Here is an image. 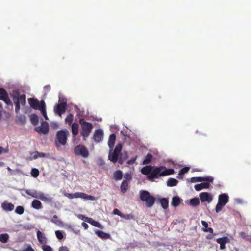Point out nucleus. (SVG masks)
<instances>
[{"label":"nucleus","mask_w":251,"mask_h":251,"mask_svg":"<svg viewBox=\"0 0 251 251\" xmlns=\"http://www.w3.org/2000/svg\"><path fill=\"white\" fill-rule=\"evenodd\" d=\"M30 121L32 124L36 125L38 123V117L34 114H32L30 116Z\"/></svg>","instance_id":"nucleus-37"},{"label":"nucleus","mask_w":251,"mask_h":251,"mask_svg":"<svg viewBox=\"0 0 251 251\" xmlns=\"http://www.w3.org/2000/svg\"><path fill=\"white\" fill-rule=\"evenodd\" d=\"M103 137V132L101 129H100L95 130L93 135V139L96 142L98 143L101 141Z\"/></svg>","instance_id":"nucleus-18"},{"label":"nucleus","mask_w":251,"mask_h":251,"mask_svg":"<svg viewBox=\"0 0 251 251\" xmlns=\"http://www.w3.org/2000/svg\"><path fill=\"white\" fill-rule=\"evenodd\" d=\"M140 200L145 202V205L148 208H151L155 203V198L146 190L140 191Z\"/></svg>","instance_id":"nucleus-5"},{"label":"nucleus","mask_w":251,"mask_h":251,"mask_svg":"<svg viewBox=\"0 0 251 251\" xmlns=\"http://www.w3.org/2000/svg\"><path fill=\"white\" fill-rule=\"evenodd\" d=\"M95 232L99 237L102 239H108L111 238V236L109 233H105L103 231L96 230Z\"/></svg>","instance_id":"nucleus-20"},{"label":"nucleus","mask_w":251,"mask_h":251,"mask_svg":"<svg viewBox=\"0 0 251 251\" xmlns=\"http://www.w3.org/2000/svg\"><path fill=\"white\" fill-rule=\"evenodd\" d=\"M125 180L129 181L132 179V176L130 173H126L124 176Z\"/></svg>","instance_id":"nucleus-46"},{"label":"nucleus","mask_w":251,"mask_h":251,"mask_svg":"<svg viewBox=\"0 0 251 251\" xmlns=\"http://www.w3.org/2000/svg\"><path fill=\"white\" fill-rule=\"evenodd\" d=\"M181 202V199L178 196H175L172 198V205L174 207L178 206Z\"/></svg>","instance_id":"nucleus-32"},{"label":"nucleus","mask_w":251,"mask_h":251,"mask_svg":"<svg viewBox=\"0 0 251 251\" xmlns=\"http://www.w3.org/2000/svg\"><path fill=\"white\" fill-rule=\"evenodd\" d=\"M0 100L3 101L7 105L12 106V102L8 97L6 91L2 88H0Z\"/></svg>","instance_id":"nucleus-10"},{"label":"nucleus","mask_w":251,"mask_h":251,"mask_svg":"<svg viewBox=\"0 0 251 251\" xmlns=\"http://www.w3.org/2000/svg\"><path fill=\"white\" fill-rule=\"evenodd\" d=\"M55 235H56L57 238L58 239H59V240L62 239L63 238V237H64L62 231H61L60 230L56 231H55Z\"/></svg>","instance_id":"nucleus-43"},{"label":"nucleus","mask_w":251,"mask_h":251,"mask_svg":"<svg viewBox=\"0 0 251 251\" xmlns=\"http://www.w3.org/2000/svg\"><path fill=\"white\" fill-rule=\"evenodd\" d=\"M1 207L5 211H11L14 209V205L11 203L4 202L1 204Z\"/></svg>","instance_id":"nucleus-21"},{"label":"nucleus","mask_w":251,"mask_h":251,"mask_svg":"<svg viewBox=\"0 0 251 251\" xmlns=\"http://www.w3.org/2000/svg\"><path fill=\"white\" fill-rule=\"evenodd\" d=\"M190 169V168L188 167H185L181 169L178 173V176H177V178L180 179L182 178V176H181L183 175L184 174L186 173L189 171Z\"/></svg>","instance_id":"nucleus-35"},{"label":"nucleus","mask_w":251,"mask_h":251,"mask_svg":"<svg viewBox=\"0 0 251 251\" xmlns=\"http://www.w3.org/2000/svg\"><path fill=\"white\" fill-rule=\"evenodd\" d=\"M57 219H58L57 216L56 215H54L53 216V218L51 219V221L52 223H54L55 224H57L58 223Z\"/></svg>","instance_id":"nucleus-51"},{"label":"nucleus","mask_w":251,"mask_h":251,"mask_svg":"<svg viewBox=\"0 0 251 251\" xmlns=\"http://www.w3.org/2000/svg\"><path fill=\"white\" fill-rule=\"evenodd\" d=\"M31 175L34 177H37L39 175V171L36 168H33L31 170Z\"/></svg>","instance_id":"nucleus-41"},{"label":"nucleus","mask_w":251,"mask_h":251,"mask_svg":"<svg viewBox=\"0 0 251 251\" xmlns=\"http://www.w3.org/2000/svg\"><path fill=\"white\" fill-rule=\"evenodd\" d=\"M24 208L23 206H18L16 209H15V213L18 214H19V215H22L24 213Z\"/></svg>","instance_id":"nucleus-40"},{"label":"nucleus","mask_w":251,"mask_h":251,"mask_svg":"<svg viewBox=\"0 0 251 251\" xmlns=\"http://www.w3.org/2000/svg\"><path fill=\"white\" fill-rule=\"evenodd\" d=\"M229 197L227 194L223 193L219 195L218 201L216 206L215 211L216 213L220 212L223 207L228 202Z\"/></svg>","instance_id":"nucleus-7"},{"label":"nucleus","mask_w":251,"mask_h":251,"mask_svg":"<svg viewBox=\"0 0 251 251\" xmlns=\"http://www.w3.org/2000/svg\"><path fill=\"white\" fill-rule=\"evenodd\" d=\"M43 251H53V249L51 247L47 245H43L42 247Z\"/></svg>","instance_id":"nucleus-44"},{"label":"nucleus","mask_w":251,"mask_h":251,"mask_svg":"<svg viewBox=\"0 0 251 251\" xmlns=\"http://www.w3.org/2000/svg\"><path fill=\"white\" fill-rule=\"evenodd\" d=\"M11 97L15 105V112L18 114L20 110V104L24 106L26 104V95L25 94L20 95L18 91L13 92Z\"/></svg>","instance_id":"nucleus-2"},{"label":"nucleus","mask_w":251,"mask_h":251,"mask_svg":"<svg viewBox=\"0 0 251 251\" xmlns=\"http://www.w3.org/2000/svg\"><path fill=\"white\" fill-rule=\"evenodd\" d=\"M35 130L39 133L47 134L49 132V125L47 122H43L41 126L35 128Z\"/></svg>","instance_id":"nucleus-14"},{"label":"nucleus","mask_w":251,"mask_h":251,"mask_svg":"<svg viewBox=\"0 0 251 251\" xmlns=\"http://www.w3.org/2000/svg\"><path fill=\"white\" fill-rule=\"evenodd\" d=\"M39 110L41 111L43 116L45 118L46 120H48V118L47 115L46 111V104L44 100L41 101V106L40 109Z\"/></svg>","instance_id":"nucleus-26"},{"label":"nucleus","mask_w":251,"mask_h":251,"mask_svg":"<svg viewBox=\"0 0 251 251\" xmlns=\"http://www.w3.org/2000/svg\"><path fill=\"white\" fill-rule=\"evenodd\" d=\"M128 187L129 182L126 180H123L120 186L121 192L123 193H125L128 190Z\"/></svg>","instance_id":"nucleus-24"},{"label":"nucleus","mask_w":251,"mask_h":251,"mask_svg":"<svg viewBox=\"0 0 251 251\" xmlns=\"http://www.w3.org/2000/svg\"><path fill=\"white\" fill-rule=\"evenodd\" d=\"M240 235L243 239H244L246 240H249V236L244 232H241L240 233Z\"/></svg>","instance_id":"nucleus-47"},{"label":"nucleus","mask_w":251,"mask_h":251,"mask_svg":"<svg viewBox=\"0 0 251 251\" xmlns=\"http://www.w3.org/2000/svg\"><path fill=\"white\" fill-rule=\"evenodd\" d=\"M58 251H70L69 248L66 246H61L59 248Z\"/></svg>","instance_id":"nucleus-50"},{"label":"nucleus","mask_w":251,"mask_h":251,"mask_svg":"<svg viewBox=\"0 0 251 251\" xmlns=\"http://www.w3.org/2000/svg\"><path fill=\"white\" fill-rule=\"evenodd\" d=\"M85 221L91 224L93 226L102 229L103 226L98 222L94 220L92 218H86Z\"/></svg>","instance_id":"nucleus-22"},{"label":"nucleus","mask_w":251,"mask_h":251,"mask_svg":"<svg viewBox=\"0 0 251 251\" xmlns=\"http://www.w3.org/2000/svg\"><path fill=\"white\" fill-rule=\"evenodd\" d=\"M200 199L201 202H207L210 203L213 200L211 195L207 192H202L200 194Z\"/></svg>","instance_id":"nucleus-15"},{"label":"nucleus","mask_w":251,"mask_h":251,"mask_svg":"<svg viewBox=\"0 0 251 251\" xmlns=\"http://www.w3.org/2000/svg\"><path fill=\"white\" fill-rule=\"evenodd\" d=\"M122 145L121 144H118L113 152L110 151L108 155V159L113 163H116L119 158L120 153L121 152Z\"/></svg>","instance_id":"nucleus-8"},{"label":"nucleus","mask_w":251,"mask_h":251,"mask_svg":"<svg viewBox=\"0 0 251 251\" xmlns=\"http://www.w3.org/2000/svg\"><path fill=\"white\" fill-rule=\"evenodd\" d=\"M7 169H8V171H11V169H10V167H9L7 168Z\"/></svg>","instance_id":"nucleus-61"},{"label":"nucleus","mask_w":251,"mask_h":251,"mask_svg":"<svg viewBox=\"0 0 251 251\" xmlns=\"http://www.w3.org/2000/svg\"><path fill=\"white\" fill-rule=\"evenodd\" d=\"M74 153L77 156H81L83 158H87L89 156V152L83 145H78L74 148Z\"/></svg>","instance_id":"nucleus-9"},{"label":"nucleus","mask_w":251,"mask_h":251,"mask_svg":"<svg viewBox=\"0 0 251 251\" xmlns=\"http://www.w3.org/2000/svg\"><path fill=\"white\" fill-rule=\"evenodd\" d=\"M70 135L67 129L59 130L57 132L55 139V144L57 148L64 146L67 143V137Z\"/></svg>","instance_id":"nucleus-3"},{"label":"nucleus","mask_w":251,"mask_h":251,"mask_svg":"<svg viewBox=\"0 0 251 251\" xmlns=\"http://www.w3.org/2000/svg\"><path fill=\"white\" fill-rule=\"evenodd\" d=\"M217 243L220 245V249L221 250H224L226 249V244L230 242V239L227 236H224L222 238H217L216 240Z\"/></svg>","instance_id":"nucleus-16"},{"label":"nucleus","mask_w":251,"mask_h":251,"mask_svg":"<svg viewBox=\"0 0 251 251\" xmlns=\"http://www.w3.org/2000/svg\"><path fill=\"white\" fill-rule=\"evenodd\" d=\"M34 154V155L33 156V158L34 159H37L38 158V154Z\"/></svg>","instance_id":"nucleus-58"},{"label":"nucleus","mask_w":251,"mask_h":251,"mask_svg":"<svg viewBox=\"0 0 251 251\" xmlns=\"http://www.w3.org/2000/svg\"><path fill=\"white\" fill-rule=\"evenodd\" d=\"M113 213L114 215H117L120 216L121 218H122V217L123 216V213H122L120 212V211L119 209H118L117 208H115V209H114L113 210Z\"/></svg>","instance_id":"nucleus-48"},{"label":"nucleus","mask_w":251,"mask_h":251,"mask_svg":"<svg viewBox=\"0 0 251 251\" xmlns=\"http://www.w3.org/2000/svg\"><path fill=\"white\" fill-rule=\"evenodd\" d=\"M25 193L29 196L33 198L39 199L42 201L45 202H50L52 201V199L48 195L45 194L42 192L37 190H26Z\"/></svg>","instance_id":"nucleus-6"},{"label":"nucleus","mask_w":251,"mask_h":251,"mask_svg":"<svg viewBox=\"0 0 251 251\" xmlns=\"http://www.w3.org/2000/svg\"><path fill=\"white\" fill-rule=\"evenodd\" d=\"M9 236L7 233L0 234V241L2 243H6L8 242Z\"/></svg>","instance_id":"nucleus-34"},{"label":"nucleus","mask_w":251,"mask_h":251,"mask_svg":"<svg viewBox=\"0 0 251 251\" xmlns=\"http://www.w3.org/2000/svg\"><path fill=\"white\" fill-rule=\"evenodd\" d=\"M141 172L143 175H148V179L153 181L154 178L173 174L175 171L173 169H167L163 166L153 167L151 165H147L141 169Z\"/></svg>","instance_id":"nucleus-1"},{"label":"nucleus","mask_w":251,"mask_h":251,"mask_svg":"<svg viewBox=\"0 0 251 251\" xmlns=\"http://www.w3.org/2000/svg\"><path fill=\"white\" fill-rule=\"evenodd\" d=\"M193 251L192 250V251Z\"/></svg>","instance_id":"nucleus-63"},{"label":"nucleus","mask_w":251,"mask_h":251,"mask_svg":"<svg viewBox=\"0 0 251 251\" xmlns=\"http://www.w3.org/2000/svg\"><path fill=\"white\" fill-rule=\"evenodd\" d=\"M116 140V135L114 134H112L110 135L108 139V146L110 149H112L114 145L115 144V142Z\"/></svg>","instance_id":"nucleus-30"},{"label":"nucleus","mask_w":251,"mask_h":251,"mask_svg":"<svg viewBox=\"0 0 251 251\" xmlns=\"http://www.w3.org/2000/svg\"><path fill=\"white\" fill-rule=\"evenodd\" d=\"M123 177V173L121 170H117L113 174V178L116 181L121 180Z\"/></svg>","instance_id":"nucleus-29"},{"label":"nucleus","mask_w":251,"mask_h":251,"mask_svg":"<svg viewBox=\"0 0 251 251\" xmlns=\"http://www.w3.org/2000/svg\"><path fill=\"white\" fill-rule=\"evenodd\" d=\"M160 203L163 209H166L168 207L169 201L167 199L165 198H161L160 200Z\"/></svg>","instance_id":"nucleus-33"},{"label":"nucleus","mask_w":251,"mask_h":251,"mask_svg":"<svg viewBox=\"0 0 251 251\" xmlns=\"http://www.w3.org/2000/svg\"><path fill=\"white\" fill-rule=\"evenodd\" d=\"M135 160V159H131V160H129V161L127 162V163H128V164H131L133 163L134 162Z\"/></svg>","instance_id":"nucleus-57"},{"label":"nucleus","mask_w":251,"mask_h":251,"mask_svg":"<svg viewBox=\"0 0 251 251\" xmlns=\"http://www.w3.org/2000/svg\"><path fill=\"white\" fill-rule=\"evenodd\" d=\"M79 122L81 128V135L83 140H85L92 132L93 126L91 123L85 121L83 118L80 119Z\"/></svg>","instance_id":"nucleus-4"},{"label":"nucleus","mask_w":251,"mask_h":251,"mask_svg":"<svg viewBox=\"0 0 251 251\" xmlns=\"http://www.w3.org/2000/svg\"><path fill=\"white\" fill-rule=\"evenodd\" d=\"M104 162L103 161H100V165H102L104 164Z\"/></svg>","instance_id":"nucleus-60"},{"label":"nucleus","mask_w":251,"mask_h":251,"mask_svg":"<svg viewBox=\"0 0 251 251\" xmlns=\"http://www.w3.org/2000/svg\"><path fill=\"white\" fill-rule=\"evenodd\" d=\"M31 206L35 209H41L43 208L42 204L40 201L34 200L31 203Z\"/></svg>","instance_id":"nucleus-25"},{"label":"nucleus","mask_w":251,"mask_h":251,"mask_svg":"<svg viewBox=\"0 0 251 251\" xmlns=\"http://www.w3.org/2000/svg\"><path fill=\"white\" fill-rule=\"evenodd\" d=\"M33 154H38V158L39 157H45L46 156V155L44 153L39 152L38 151H35L30 153V154L31 155H32Z\"/></svg>","instance_id":"nucleus-45"},{"label":"nucleus","mask_w":251,"mask_h":251,"mask_svg":"<svg viewBox=\"0 0 251 251\" xmlns=\"http://www.w3.org/2000/svg\"><path fill=\"white\" fill-rule=\"evenodd\" d=\"M178 181L175 178H170L167 182V185L169 187L176 186L177 185Z\"/></svg>","instance_id":"nucleus-31"},{"label":"nucleus","mask_w":251,"mask_h":251,"mask_svg":"<svg viewBox=\"0 0 251 251\" xmlns=\"http://www.w3.org/2000/svg\"><path fill=\"white\" fill-rule=\"evenodd\" d=\"M22 251H35L30 245H28L26 248L23 249Z\"/></svg>","instance_id":"nucleus-49"},{"label":"nucleus","mask_w":251,"mask_h":251,"mask_svg":"<svg viewBox=\"0 0 251 251\" xmlns=\"http://www.w3.org/2000/svg\"><path fill=\"white\" fill-rule=\"evenodd\" d=\"M2 107V104L0 103V108Z\"/></svg>","instance_id":"nucleus-62"},{"label":"nucleus","mask_w":251,"mask_h":251,"mask_svg":"<svg viewBox=\"0 0 251 251\" xmlns=\"http://www.w3.org/2000/svg\"><path fill=\"white\" fill-rule=\"evenodd\" d=\"M82 226L85 229H87L89 226L85 222L82 223Z\"/></svg>","instance_id":"nucleus-56"},{"label":"nucleus","mask_w":251,"mask_h":251,"mask_svg":"<svg viewBox=\"0 0 251 251\" xmlns=\"http://www.w3.org/2000/svg\"><path fill=\"white\" fill-rule=\"evenodd\" d=\"M191 205L193 206H197L200 204V201L198 198H194L190 200V201Z\"/></svg>","instance_id":"nucleus-36"},{"label":"nucleus","mask_w":251,"mask_h":251,"mask_svg":"<svg viewBox=\"0 0 251 251\" xmlns=\"http://www.w3.org/2000/svg\"><path fill=\"white\" fill-rule=\"evenodd\" d=\"M152 158V155L151 154L148 153L146 155L145 159L144 160V161L143 162V164H149L151 162Z\"/></svg>","instance_id":"nucleus-38"},{"label":"nucleus","mask_w":251,"mask_h":251,"mask_svg":"<svg viewBox=\"0 0 251 251\" xmlns=\"http://www.w3.org/2000/svg\"><path fill=\"white\" fill-rule=\"evenodd\" d=\"M3 148L2 147H0V154L2 153Z\"/></svg>","instance_id":"nucleus-59"},{"label":"nucleus","mask_w":251,"mask_h":251,"mask_svg":"<svg viewBox=\"0 0 251 251\" xmlns=\"http://www.w3.org/2000/svg\"><path fill=\"white\" fill-rule=\"evenodd\" d=\"M201 224L204 227V229H206L208 227V223L206 221H201Z\"/></svg>","instance_id":"nucleus-55"},{"label":"nucleus","mask_w":251,"mask_h":251,"mask_svg":"<svg viewBox=\"0 0 251 251\" xmlns=\"http://www.w3.org/2000/svg\"><path fill=\"white\" fill-rule=\"evenodd\" d=\"M50 88H51L50 86V85H46L45 86H44V90L46 92H48L49 91H50Z\"/></svg>","instance_id":"nucleus-53"},{"label":"nucleus","mask_w":251,"mask_h":251,"mask_svg":"<svg viewBox=\"0 0 251 251\" xmlns=\"http://www.w3.org/2000/svg\"><path fill=\"white\" fill-rule=\"evenodd\" d=\"M210 182L206 181V182H202L200 184H196L194 186L195 189L198 191L203 189L209 188L210 186Z\"/></svg>","instance_id":"nucleus-19"},{"label":"nucleus","mask_w":251,"mask_h":251,"mask_svg":"<svg viewBox=\"0 0 251 251\" xmlns=\"http://www.w3.org/2000/svg\"><path fill=\"white\" fill-rule=\"evenodd\" d=\"M67 104L65 102H61L57 104L54 107V112L60 116L64 113L66 109Z\"/></svg>","instance_id":"nucleus-12"},{"label":"nucleus","mask_w":251,"mask_h":251,"mask_svg":"<svg viewBox=\"0 0 251 251\" xmlns=\"http://www.w3.org/2000/svg\"><path fill=\"white\" fill-rule=\"evenodd\" d=\"M37 236L38 240L40 243L45 244L47 242V239L46 237L44 236L43 234H42V233L39 230H38V231L37 232Z\"/></svg>","instance_id":"nucleus-28"},{"label":"nucleus","mask_w":251,"mask_h":251,"mask_svg":"<svg viewBox=\"0 0 251 251\" xmlns=\"http://www.w3.org/2000/svg\"><path fill=\"white\" fill-rule=\"evenodd\" d=\"M213 180L214 178L212 176L193 177L191 178L190 182L192 183H195L197 182L208 181L212 183Z\"/></svg>","instance_id":"nucleus-13"},{"label":"nucleus","mask_w":251,"mask_h":251,"mask_svg":"<svg viewBox=\"0 0 251 251\" xmlns=\"http://www.w3.org/2000/svg\"><path fill=\"white\" fill-rule=\"evenodd\" d=\"M128 154L126 151H124L120 153L118 162L120 164H123L124 162L128 158Z\"/></svg>","instance_id":"nucleus-23"},{"label":"nucleus","mask_w":251,"mask_h":251,"mask_svg":"<svg viewBox=\"0 0 251 251\" xmlns=\"http://www.w3.org/2000/svg\"><path fill=\"white\" fill-rule=\"evenodd\" d=\"M204 232H209L211 233H213V229L211 227H207L206 229H203Z\"/></svg>","instance_id":"nucleus-54"},{"label":"nucleus","mask_w":251,"mask_h":251,"mask_svg":"<svg viewBox=\"0 0 251 251\" xmlns=\"http://www.w3.org/2000/svg\"><path fill=\"white\" fill-rule=\"evenodd\" d=\"M73 118H74V116H73V114H68L65 118L66 123L70 125L73 121Z\"/></svg>","instance_id":"nucleus-39"},{"label":"nucleus","mask_w":251,"mask_h":251,"mask_svg":"<svg viewBox=\"0 0 251 251\" xmlns=\"http://www.w3.org/2000/svg\"><path fill=\"white\" fill-rule=\"evenodd\" d=\"M74 198H82L85 200H89L94 201L95 200V197L88 195L82 192H75L73 193V199Z\"/></svg>","instance_id":"nucleus-11"},{"label":"nucleus","mask_w":251,"mask_h":251,"mask_svg":"<svg viewBox=\"0 0 251 251\" xmlns=\"http://www.w3.org/2000/svg\"><path fill=\"white\" fill-rule=\"evenodd\" d=\"M78 127L79 125L76 123H74L72 125L71 129H72V134L73 135L74 137H75L78 133Z\"/></svg>","instance_id":"nucleus-27"},{"label":"nucleus","mask_w":251,"mask_h":251,"mask_svg":"<svg viewBox=\"0 0 251 251\" xmlns=\"http://www.w3.org/2000/svg\"><path fill=\"white\" fill-rule=\"evenodd\" d=\"M122 218L126 220H131L134 219V216L132 214H123Z\"/></svg>","instance_id":"nucleus-42"},{"label":"nucleus","mask_w":251,"mask_h":251,"mask_svg":"<svg viewBox=\"0 0 251 251\" xmlns=\"http://www.w3.org/2000/svg\"><path fill=\"white\" fill-rule=\"evenodd\" d=\"M64 195L67 198H68L70 199H73V194L68 193H65L64 194Z\"/></svg>","instance_id":"nucleus-52"},{"label":"nucleus","mask_w":251,"mask_h":251,"mask_svg":"<svg viewBox=\"0 0 251 251\" xmlns=\"http://www.w3.org/2000/svg\"><path fill=\"white\" fill-rule=\"evenodd\" d=\"M28 103L30 106L34 109L39 110L40 109L41 102L37 99L28 98Z\"/></svg>","instance_id":"nucleus-17"}]
</instances>
